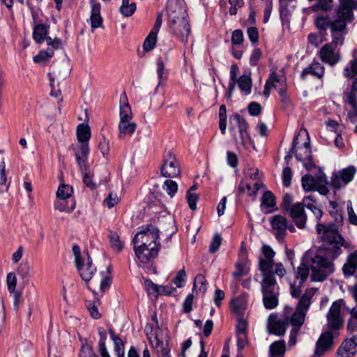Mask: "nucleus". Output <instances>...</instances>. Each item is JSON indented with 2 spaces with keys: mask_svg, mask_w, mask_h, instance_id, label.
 <instances>
[{
  "mask_svg": "<svg viewBox=\"0 0 357 357\" xmlns=\"http://www.w3.org/2000/svg\"><path fill=\"white\" fill-rule=\"evenodd\" d=\"M333 210L330 213L335 215V223L324 225L318 222L317 231L323 241V248L312 257L305 256V261L310 265L312 273L311 279L314 282L324 280L334 271L333 261L342 252V247L347 246L342 236L339 233V225L343 218L337 212V204L330 202Z\"/></svg>",
  "mask_w": 357,
  "mask_h": 357,
  "instance_id": "f257e3e1",
  "label": "nucleus"
},
{
  "mask_svg": "<svg viewBox=\"0 0 357 357\" xmlns=\"http://www.w3.org/2000/svg\"><path fill=\"white\" fill-rule=\"evenodd\" d=\"M167 15L170 29L183 43H188L190 32L186 3L184 0H168Z\"/></svg>",
  "mask_w": 357,
  "mask_h": 357,
  "instance_id": "f03ea898",
  "label": "nucleus"
},
{
  "mask_svg": "<svg viewBox=\"0 0 357 357\" xmlns=\"http://www.w3.org/2000/svg\"><path fill=\"white\" fill-rule=\"evenodd\" d=\"M72 250L75 257V266L79 275L87 283L95 275L96 268L93 265L92 259L87 250L82 253L78 245H74Z\"/></svg>",
  "mask_w": 357,
  "mask_h": 357,
  "instance_id": "7ed1b4c3",
  "label": "nucleus"
},
{
  "mask_svg": "<svg viewBox=\"0 0 357 357\" xmlns=\"http://www.w3.org/2000/svg\"><path fill=\"white\" fill-rule=\"evenodd\" d=\"M263 304L266 309L272 310L278 305L279 287L275 278H263L261 282Z\"/></svg>",
  "mask_w": 357,
  "mask_h": 357,
  "instance_id": "20e7f679",
  "label": "nucleus"
},
{
  "mask_svg": "<svg viewBox=\"0 0 357 357\" xmlns=\"http://www.w3.org/2000/svg\"><path fill=\"white\" fill-rule=\"evenodd\" d=\"M234 119L236 125L232 126L231 131L236 144L247 149L250 146L254 147V142L248 132V126L245 120L238 114H236Z\"/></svg>",
  "mask_w": 357,
  "mask_h": 357,
  "instance_id": "39448f33",
  "label": "nucleus"
},
{
  "mask_svg": "<svg viewBox=\"0 0 357 357\" xmlns=\"http://www.w3.org/2000/svg\"><path fill=\"white\" fill-rule=\"evenodd\" d=\"M89 153V145L83 144L76 151L75 158L83 174V182L87 187L93 189L95 188L96 185L92 181L91 174L87 165Z\"/></svg>",
  "mask_w": 357,
  "mask_h": 357,
  "instance_id": "423d86ee",
  "label": "nucleus"
},
{
  "mask_svg": "<svg viewBox=\"0 0 357 357\" xmlns=\"http://www.w3.org/2000/svg\"><path fill=\"white\" fill-rule=\"evenodd\" d=\"M70 68L67 66V68L64 66L55 67L52 73H49L51 92L50 96L56 98H59L58 103L63 101V98L61 97V92L60 89H56L55 82H57V86H59L61 82L64 81L66 77L70 75Z\"/></svg>",
  "mask_w": 357,
  "mask_h": 357,
  "instance_id": "0eeeda50",
  "label": "nucleus"
},
{
  "mask_svg": "<svg viewBox=\"0 0 357 357\" xmlns=\"http://www.w3.org/2000/svg\"><path fill=\"white\" fill-rule=\"evenodd\" d=\"M159 238L158 229L152 225H147L145 229L139 231L134 237L132 243L134 245L140 243L142 246H153L159 244L157 241Z\"/></svg>",
  "mask_w": 357,
  "mask_h": 357,
  "instance_id": "6e6552de",
  "label": "nucleus"
},
{
  "mask_svg": "<svg viewBox=\"0 0 357 357\" xmlns=\"http://www.w3.org/2000/svg\"><path fill=\"white\" fill-rule=\"evenodd\" d=\"M262 257L259 258V271L261 272L263 278H274L273 275L275 252L269 246L264 245L261 248Z\"/></svg>",
  "mask_w": 357,
  "mask_h": 357,
  "instance_id": "1a4fd4ad",
  "label": "nucleus"
},
{
  "mask_svg": "<svg viewBox=\"0 0 357 357\" xmlns=\"http://www.w3.org/2000/svg\"><path fill=\"white\" fill-rule=\"evenodd\" d=\"M181 172V167L175 155L171 151H167L160 169L162 176L167 178H174L178 176Z\"/></svg>",
  "mask_w": 357,
  "mask_h": 357,
  "instance_id": "9d476101",
  "label": "nucleus"
},
{
  "mask_svg": "<svg viewBox=\"0 0 357 357\" xmlns=\"http://www.w3.org/2000/svg\"><path fill=\"white\" fill-rule=\"evenodd\" d=\"M356 173V167L353 165L349 166L337 173L333 174L330 184L333 188L338 190L350 183Z\"/></svg>",
  "mask_w": 357,
  "mask_h": 357,
  "instance_id": "9b49d317",
  "label": "nucleus"
},
{
  "mask_svg": "<svg viewBox=\"0 0 357 357\" xmlns=\"http://www.w3.org/2000/svg\"><path fill=\"white\" fill-rule=\"evenodd\" d=\"M342 300L333 303L327 314L328 326L334 330H338L343 326V319L341 316Z\"/></svg>",
  "mask_w": 357,
  "mask_h": 357,
  "instance_id": "f8f14e48",
  "label": "nucleus"
},
{
  "mask_svg": "<svg viewBox=\"0 0 357 357\" xmlns=\"http://www.w3.org/2000/svg\"><path fill=\"white\" fill-rule=\"evenodd\" d=\"M289 325L288 317L278 319L275 314H271L267 322V330L271 334L282 336L285 333L287 327Z\"/></svg>",
  "mask_w": 357,
  "mask_h": 357,
  "instance_id": "ddd939ff",
  "label": "nucleus"
},
{
  "mask_svg": "<svg viewBox=\"0 0 357 357\" xmlns=\"http://www.w3.org/2000/svg\"><path fill=\"white\" fill-rule=\"evenodd\" d=\"M335 335L331 331L323 333L318 339L314 351V357H321L333 345Z\"/></svg>",
  "mask_w": 357,
  "mask_h": 357,
  "instance_id": "4468645a",
  "label": "nucleus"
},
{
  "mask_svg": "<svg viewBox=\"0 0 357 357\" xmlns=\"http://www.w3.org/2000/svg\"><path fill=\"white\" fill-rule=\"evenodd\" d=\"M159 247L153 245V246H142L134 245V251L137 259L143 264L148 263L152 258L158 255Z\"/></svg>",
  "mask_w": 357,
  "mask_h": 357,
  "instance_id": "2eb2a0df",
  "label": "nucleus"
},
{
  "mask_svg": "<svg viewBox=\"0 0 357 357\" xmlns=\"http://www.w3.org/2000/svg\"><path fill=\"white\" fill-rule=\"evenodd\" d=\"M271 225L273 233L278 240H282L287 234V221L286 218L280 215H275L271 219Z\"/></svg>",
  "mask_w": 357,
  "mask_h": 357,
  "instance_id": "dca6fc26",
  "label": "nucleus"
},
{
  "mask_svg": "<svg viewBox=\"0 0 357 357\" xmlns=\"http://www.w3.org/2000/svg\"><path fill=\"white\" fill-rule=\"evenodd\" d=\"M344 340L337 350L338 357H353L357 352V332Z\"/></svg>",
  "mask_w": 357,
  "mask_h": 357,
  "instance_id": "f3484780",
  "label": "nucleus"
},
{
  "mask_svg": "<svg viewBox=\"0 0 357 357\" xmlns=\"http://www.w3.org/2000/svg\"><path fill=\"white\" fill-rule=\"evenodd\" d=\"M293 219L297 227L303 229L305 226L307 215L305 213L303 204L301 202L296 203L288 212Z\"/></svg>",
  "mask_w": 357,
  "mask_h": 357,
  "instance_id": "a211bd4d",
  "label": "nucleus"
},
{
  "mask_svg": "<svg viewBox=\"0 0 357 357\" xmlns=\"http://www.w3.org/2000/svg\"><path fill=\"white\" fill-rule=\"evenodd\" d=\"M319 56L322 61L331 66L335 65L340 59L339 52L334 46H323L319 51Z\"/></svg>",
  "mask_w": 357,
  "mask_h": 357,
  "instance_id": "6ab92c4d",
  "label": "nucleus"
},
{
  "mask_svg": "<svg viewBox=\"0 0 357 357\" xmlns=\"http://www.w3.org/2000/svg\"><path fill=\"white\" fill-rule=\"evenodd\" d=\"M47 26L45 24H38L34 26L33 37L37 43H43L45 38L47 39V45H59L61 43V41L59 40H55L52 43L51 38H47Z\"/></svg>",
  "mask_w": 357,
  "mask_h": 357,
  "instance_id": "aec40b11",
  "label": "nucleus"
},
{
  "mask_svg": "<svg viewBox=\"0 0 357 357\" xmlns=\"http://www.w3.org/2000/svg\"><path fill=\"white\" fill-rule=\"evenodd\" d=\"M280 18L282 24H289L290 16L294 10L296 0H280Z\"/></svg>",
  "mask_w": 357,
  "mask_h": 357,
  "instance_id": "412c9836",
  "label": "nucleus"
},
{
  "mask_svg": "<svg viewBox=\"0 0 357 357\" xmlns=\"http://www.w3.org/2000/svg\"><path fill=\"white\" fill-rule=\"evenodd\" d=\"M325 73V68L319 62H312L308 67L304 68L301 74L302 79H305L307 75H312L321 79Z\"/></svg>",
  "mask_w": 357,
  "mask_h": 357,
  "instance_id": "4be33fe9",
  "label": "nucleus"
},
{
  "mask_svg": "<svg viewBox=\"0 0 357 357\" xmlns=\"http://www.w3.org/2000/svg\"><path fill=\"white\" fill-rule=\"evenodd\" d=\"M6 284L8 291L13 294L14 298V305L16 308L18 307V301L21 297V293L16 291L17 278L15 273L13 272L9 273L6 276Z\"/></svg>",
  "mask_w": 357,
  "mask_h": 357,
  "instance_id": "5701e85b",
  "label": "nucleus"
},
{
  "mask_svg": "<svg viewBox=\"0 0 357 357\" xmlns=\"http://www.w3.org/2000/svg\"><path fill=\"white\" fill-rule=\"evenodd\" d=\"M267 80L271 87L276 89L279 94L287 91L285 77L284 76L273 72Z\"/></svg>",
  "mask_w": 357,
  "mask_h": 357,
  "instance_id": "b1692460",
  "label": "nucleus"
},
{
  "mask_svg": "<svg viewBox=\"0 0 357 357\" xmlns=\"http://www.w3.org/2000/svg\"><path fill=\"white\" fill-rule=\"evenodd\" d=\"M120 120H132V114L131 107L128 103L126 92L121 93L120 96Z\"/></svg>",
  "mask_w": 357,
  "mask_h": 357,
  "instance_id": "393cba45",
  "label": "nucleus"
},
{
  "mask_svg": "<svg viewBox=\"0 0 357 357\" xmlns=\"http://www.w3.org/2000/svg\"><path fill=\"white\" fill-rule=\"evenodd\" d=\"M353 1L342 0L337 9V17L351 21L352 17Z\"/></svg>",
  "mask_w": 357,
  "mask_h": 357,
  "instance_id": "a878e982",
  "label": "nucleus"
},
{
  "mask_svg": "<svg viewBox=\"0 0 357 357\" xmlns=\"http://www.w3.org/2000/svg\"><path fill=\"white\" fill-rule=\"evenodd\" d=\"M93 282L96 284L98 282L100 291L102 294L109 289L111 284V278L109 277V268H107L105 272L100 273L98 275H95Z\"/></svg>",
  "mask_w": 357,
  "mask_h": 357,
  "instance_id": "bb28decb",
  "label": "nucleus"
},
{
  "mask_svg": "<svg viewBox=\"0 0 357 357\" xmlns=\"http://www.w3.org/2000/svg\"><path fill=\"white\" fill-rule=\"evenodd\" d=\"M137 125L131 120H120L119 123V137L123 138L130 136L135 130Z\"/></svg>",
  "mask_w": 357,
  "mask_h": 357,
  "instance_id": "cd10ccee",
  "label": "nucleus"
},
{
  "mask_svg": "<svg viewBox=\"0 0 357 357\" xmlns=\"http://www.w3.org/2000/svg\"><path fill=\"white\" fill-rule=\"evenodd\" d=\"M343 272L346 275H354L357 270V251L351 253L347 259V262L342 267Z\"/></svg>",
  "mask_w": 357,
  "mask_h": 357,
  "instance_id": "c85d7f7f",
  "label": "nucleus"
},
{
  "mask_svg": "<svg viewBox=\"0 0 357 357\" xmlns=\"http://www.w3.org/2000/svg\"><path fill=\"white\" fill-rule=\"evenodd\" d=\"M315 293V289L312 288L307 289L305 294L301 297L297 304L296 309L306 312L311 304V299Z\"/></svg>",
  "mask_w": 357,
  "mask_h": 357,
  "instance_id": "c756f323",
  "label": "nucleus"
},
{
  "mask_svg": "<svg viewBox=\"0 0 357 357\" xmlns=\"http://www.w3.org/2000/svg\"><path fill=\"white\" fill-rule=\"evenodd\" d=\"M328 185L327 177L324 173L319 172L316 175L314 190L318 191L321 195H326L329 192Z\"/></svg>",
  "mask_w": 357,
  "mask_h": 357,
  "instance_id": "7c9ffc66",
  "label": "nucleus"
},
{
  "mask_svg": "<svg viewBox=\"0 0 357 357\" xmlns=\"http://www.w3.org/2000/svg\"><path fill=\"white\" fill-rule=\"evenodd\" d=\"M162 24V17L158 15L154 26L149 35L145 38L143 45H155L157 42V35Z\"/></svg>",
  "mask_w": 357,
  "mask_h": 357,
  "instance_id": "2f4dec72",
  "label": "nucleus"
},
{
  "mask_svg": "<svg viewBox=\"0 0 357 357\" xmlns=\"http://www.w3.org/2000/svg\"><path fill=\"white\" fill-rule=\"evenodd\" d=\"M146 336L153 347L158 348L162 343L160 342L158 336V328L151 324H147L145 327Z\"/></svg>",
  "mask_w": 357,
  "mask_h": 357,
  "instance_id": "473e14b6",
  "label": "nucleus"
},
{
  "mask_svg": "<svg viewBox=\"0 0 357 357\" xmlns=\"http://www.w3.org/2000/svg\"><path fill=\"white\" fill-rule=\"evenodd\" d=\"M264 187V184L261 182L257 181L255 183L253 188L250 184L247 183L244 181H241L238 185V191L241 193H248L250 196H255L257 191Z\"/></svg>",
  "mask_w": 357,
  "mask_h": 357,
  "instance_id": "72a5a7b5",
  "label": "nucleus"
},
{
  "mask_svg": "<svg viewBox=\"0 0 357 357\" xmlns=\"http://www.w3.org/2000/svg\"><path fill=\"white\" fill-rule=\"evenodd\" d=\"M77 140L83 144H87L86 143L91 137V130L88 125L84 123H80L77 128Z\"/></svg>",
  "mask_w": 357,
  "mask_h": 357,
  "instance_id": "f704fd0d",
  "label": "nucleus"
},
{
  "mask_svg": "<svg viewBox=\"0 0 357 357\" xmlns=\"http://www.w3.org/2000/svg\"><path fill=\"white\" fill-rule=\"evenodd\" d=\"M48 47L45 50H41L33 56V60L36 63L44 64L47 62L54 55V47Z\"/></svg>",
  "mask_w": 357,
  "mask_h": 357,
  "instance_id": "c9c22d12",
  "label": "nucleus"
},
{
  "mask_svg": "<svg viewBox=\"0 0 357 357\" xmlns=\"http://www.w3.org/2000/svg\"><path fill=\"white\" fill-rule=\"evenodd\" d=\"M284 341H275L270 346V357H284Z\"/></svg>",
  "mask_w": 357,
  "mask_h": 357,
  "instance_id": "e433bc0d",
  "label": "nucleus"
},
{
  "mask_svg": "<svg viewBox=\"0 0 357 357\" xmlns=\"http://www.w3.org/2000/svg\"><path fill=\"white\" fill-rule=\"evenodd\" d=\"M68 201L66 199H59L54 204V208L61 212L70 213L75 208V202L73 199L70 200V206H69Z\"/></svg>",
  "mask_w": 357,
  "mask_h": 357,
  "instance_id": "4c0bfd02",
  "label": "nucleus"
},
{
  "mask_svg": "<svg viewBox=\"0 0 357 357\" xmlns=\"http://www.w3.org/2000/svg\"><path fill=\"white\" fill-rule=\"evenodd\" d=\"M230 305L233 312L238 315L242 314L247 307L246 301L241 297L231 299Z\"/></svg>",
  "mask_w": 357,
  "mask_h": 357,
  "instance_id": "58836bf2",
  "label": "nucleus"
},
{
  "mask_svg": "<svg viewBox=\"0 0 357 357\" xmlns=\"http://www.w3.org/2000/svg\"><path fill=\"white\" fill-rule=\"evenodd\" d=\"M98 334L100 340L98 342V352L101 357H111L108 353L105 345V341L107 340V333L103 328H98Z\"/></svg>",
  "mask_w": 357,
  "mask_h": 357,
  "instance_id": "ea45409f",
  "label": "nucleus"
},
{
  "mask_svg": "<svg viewBox=\"0 0 357 357\" xmlns=\"http://www.w3.org/2000/svg\"><path fill=\"white\" fill-rule=\"evenodd\" d=\"M111 339L114 342V351L117 357H124V344L121 339L112 330H109Z\"/></svg>",
  "mask_w": 357,
  "mask_h": 357,
  "instance_id": "a19ab883",
  "label": "nucleus"
},
{
  "mask_svg": "<svg viewBox=\"0 0 357 357\" xmlns=\"http://www.w3.org/2000/svg\"><path fill=\"white\" fill-rule=\"evenodd\" d=\"M241 91L246 95L250 94L252 87V79L250 76L246 75H241L236 81Z\"/></svg>",
  "mask_w": 357,
  "mask_h": 357,
  "instance_id": "79ce46f5",
  "label": "nucleus"
},
{
  "mask_svg": "<svg viewBox=\"0 0 357 357\" xmlns=\"http://www.w3.org/2000/svg\"><path fill=\"white\" fill-rule=\"evenodd\" d=\"M305 313L296 308V311L293 313L291 318L289 317V324L294 327L300 328L304 322Z\"/></svg>",
  "mask_w": 357,
  "mask_h": 357,
  "instance_id": "37998d69",
  "label": "nucleus"
},
{
  "mask_svg": "<svg viewBox=\"0 0 357 357\" xmlns=\"http://www.w3.org/2000/svg\"><path fill=\"white\" fill-rule=\"evenodd\" d=\"M295 156L297 160L301 162H304L306 159H311L312 153L310 142H305L303 146L299 149L298 152L296 151Z\"/></svg>",
  "mask_w": 357,
  "mask_h": 357,
  "instance_id": "c03bdc74",
  "label": "nucleus"
},
{
  "mask_svg": "<svg viewBox=\"0 0 357 357\" xmlns=\"http://www.w3.org/2000/svg\"><path fill=\"white\" fill-rule=\"evenodd\" d=\"M136 10V5L130 0H122V4L119 8L120 13L125 17L131 16Z\"/></svg>",
  "mask_w": 357,
  "mask_h": 357,
  "instance_id": "a18cd8bd",
  "label": "nucleus"
},
{
  "mask_svg": "<svg viewBox=\"0 0 357 357\" xmlns=\"http://www.w3.org/2000/svg\"><path fill=\"white\" fill-rule=\"evenodd\" d=\"M356 50L354 51L356 54ZM344 75L349 78H354L357 75V56L354 55V59L351 60L349 63L345 67Z\"/></svg>",
  "mask_w": 357,
  "mask_h": 357,
  "instance_id": "49530a36",
  "label": "nucleus"
},
{
  "mask_svg": "<svg viewBox=\"0 0 357 357\" xmlns=\"http://www.w3.org/2000/svg\"><path fill=\"white\" fill-rule=\"evenodd\" d=\"M197 289L199 292L204 294L207 290V284L205 277L202 274H198L194 280L192 290Z\"/></svg>",
  "mask_w": 357,
  "mask_h": 357,
  "instance_id": "de8ad7c7",
  "label": "nucleus"
},
{
  "mask_svg": "<svg viewBox=\"0 0 357 357\" xmlns=\"http://www.w3.org/2000/svg\"><path fill=\"white\" fill-rule=\"evenodd\" d=\"M109 238L112 249L116 252H121L123 248V243L121 241L118 234L115 231H110Z\"/></svg>",
  "mask_w": 357,
  "mask_h": 357,
  "instance_id": "09e8293b",
  "label": "nucleus"
},
{
  "mask_svg": "<svg viewBox=\"0 0 357 357\" xmlns=\"http://www.w3.org/2000/svg\"><path fill=\"white\" fill-rule=\"evenodd\" d=\"M31 266L28 261L22 262L17 268V273L23 280L31 278Z\"/></svg>",
  "mask_w": 357,
  "mask_h": 357,
  "instance_id": "8fccbe9b",
  "label": "nucleus"
},
{
  "mask_svg": "<svg viewBox=\"0 0 357 357\" xmlns=\"http://www.w3.org/2000/svg\"><path fill=\"white\" fill-rule=\"evenodd\" d=\"M309 275V268L305 263L303 262L297 268L296 278L300 280L299 284L303 283Z\"/></svg>",
  "mask_w": 357,
  "mask_h": 357,
  "instance_id": "3c124183",
  "label": "nucleus"
},
{
  "mask_svg": "<svg viewBox=\"0 0 357 357\" xmlns=\"http://www.w3.org/2000/svg\"><path fill=\"white\" fill-rule=\"evenodd\" d=\"M162 188L171 197H173L178 191V185L176 181L167 179L164 182Z\"/></svg>",
  "mask_w": 357,
  "mask_h": 357,
  "instance_id": "603ef678",
  "label": "nucleus"
},
{
  "mask_svg": "<svg viewBox=\"0 0 357 357\" xmlns=\"http://www.w3.org/2000/svg\"><path fill=\"white\" fill-rule=\"evenodd\" d=\"M302 186L305 191L314 190L315 177L310 174H305L301 179Z\"/></svg>",
  "mask_w": 357,
  "mask_h": 357,
  "instance_id": "864d4df0",
  "label": "nucleus"
},
{
  "mask_svg": "<svg viewBox=\"0 0 357 357\" xmlns=\"http://www.w3.org/2000/svg\"><path fill=\"white\" fill-rule=\"evenodd\" d=\"M326 34L324 31L310 33L308 36V43L310 45H319L326 42Z\"/></svg>",
  "mask_w": 357,
  "mask_h": 357,
  "instance_id": "5fc2aeb1",
  "label": "nucleus"
},
{
  "mask_svg": "<svg viewBox=\"0 0 357 357\" xmlns=\"http://www.w3.org/2000/svg\"><path fill=\"white\" fill-rule=\"evenodd\" d=\"M73 192V188L68 185L63 184L58 188L56 196L58 199L70 198Z\"/></svg>",
  "mask_w": 357,
  "mask_h": 357,
  "instance_id": "6e6d98bb",
  "label": "nucleus"
},
{
  "mask_svg": "<svg viewBox=\"0 0 357 357\" xmlns=\"http://www.w3.org/2000/svg\"><path fill=\"white\" fill-rule=\"evenodd\" d=\"M348 21L337 18L331 24V31L347 32V22Z\"/></svg>",
  "mask_w": 357,
  "mask_h": 357,
  "instance_id": "4d7b16f0",
  "label": "nucleus"
},
{
  "mask_svg": "<svg viewBox=\"0 0 357 357\" xmlns=\"http://www.w3.org/2000/svg\"><path fill=\"white\" fill-rule=\"evenodd\" d=\"M351 318L347 324L348 330L351 333L357 332V303L351 311Z\"/></svg>",
  "mask_w": 357,
  "mask_h": 357,
  "instance_id": "13d9d810",
  "label": "nucleus"
},
{
  "mask_svg": "<svg viewBox=\"0 0 357 357\" xmlns=\"http://www.w3.org/2000/svg\"><path fill=\"white\" fill-rule=\"evenodd\" d=\"M261 204L268 208L275 205V196L271 191H266L261 197Z\"/></svg>",
  "mask_w": 357,
  "mask_h": 357,
  "instance_id": "bf43d9fd",
  "label": "nucleus"
},
{
  "mask_svg": "<svg viewBox=\"0 0 357 357\" xmlns=\"http://www.w3.org/2000/svg\"><path fill=\"white\" fill-rule=\"evenodd\" d=\"M222 243V238L219 234H215L212 238L211 245L209 248V252L211 253H215L219 249Z\"/></svg>",
  "mask_w": 357,
  "mask_h": 357,
  "instance_id": "052dcab7",
  "label": "nucleus"
},
{
  "mask_svg": "<svg viewBox=\"0 0 357 357\" xmlns=\"http://www.w3.org/2000/svg\"><path fill=\"white\" fill-rule=\"evenodd\" d=\"M347 32L331 31L333 40L331 45H342Z\"/></svg>",
  "mask_w": 357,
  "mask_h": 357,
  "instance_id": "680f3d73",
  "label": "nucleus"
},
{
  "mask_svg": "<svg viewBox=\"0 0 357 357\" xmlns=\"http://www.w3.org/2000/svg\"><path fill=\"white\" fill-rule=\"evenodd\" d=\"M186 199L190 208L192 211H195L197 208L198 195L196 193L190 192V190H188Z\"/></svg>",
  "mask_w": 357,
  "mask_h": 357,
  "instance_id": "e2e57ef3",
  "label": "nucleus"
},
{
  "mask_svg": "<svg viewBox=\"0 0 357 357\" xmlns=\"http://www.w3.org/2000/svg\"><path fill=\"white\" fill-rule=\"evenodd\" d=\"M293 198L292 196L289 194H285L282 199V202L281 204L282 208L289 212L290 209L293 207Z\"/></svg>",
  "mask_w": 357,
  "mask_h": 357,
  "instance_id": "0e129e2a",
  "label": "nucleus"
},
{
  "mask_svg": "<svg viewBox=\"0 0 357 357\" xmlns=\"http://www.w3.org/2000/svg\"><path fill=\"white\" fill-rule=\"evenodd\" d=\"M119 202V199L116 194L109 193L108 196L105 199L104 204L109 208H111L117 204Z\"/></svg>",
  "mask_w": 357,
  "mask_h": 357,
  "instance_id": "69168bd1",
  "label": "nucleus"
},
{
  "mask_svg": "<svg viewBox=\"0 0 357 357\" xmlns=\"http://www.w3.org/2000/svg\"><path fill=\"white\" fill-rule=\"evenodd\" d=\"M244 40L243 33L241 29H236L231 35L232 45H241Z\"/></svg>",
  "mask_w": 357,
  "mask_h": 357,
  "instance_id": "338daca9",
  "label": "nucleus"
},
{
  "mask_svg": "<svg viewBox=\"0 0 357 357\" xmlns=\"http://www.w3.org/2000/svg\"><path fill=\"white\" fill-rule=\"evenodd\" d=\"M79 357H97V356L94 354L92 346L84 344L80 350Z\"/></svg>",
  "mask_w": 357,
  "mask_h": 357,
  "instance_id": "774afa93",
  "label": "nucleus"
}]
</instances>
